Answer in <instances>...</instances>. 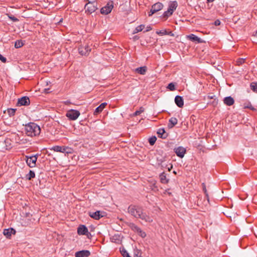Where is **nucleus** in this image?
<instances>
[{
	"label": "nucleus",
	"instance_id": "nucleus-1",
	"mask_svg": "<svg viewBox=\"0 0 257 257\" xmlns=\"http://www.w3.org/2000/svg\"><path fill=\"white\" fill-rule=\"evenodd\" d=\"M128 212L137 218L141 219L147 222H152V219L143 212L142 207L136 205H131L128 208Z\"/></svg>",
	"mask_w": 257,
	"mask_h": 257
},
{
	"label": "nucleus",
	"instance_id": "nucleus-2",
	"mask_svg": "<svg viewBox=\"0 0 257 257\" xmlns=\"http://www.w3.org/2000/svg\"><path fill=\"white\" fill-rule=\"evenodd\" d=\"M25 130L26 134L30 137L38 136L41 132L40 126L34 122H30L26 125Z\"/></svg>",
	"mask_w": 257,
	"mask_h": 257
},
{
	"label": "nucleus",
	"instance_id": "nucleus-3",
	"mask_svg": "<svg viewBox=\"0 0 257 257\" xmlns=\"http://www.w3.org/2000/svg\"><path fill=\"white\" fill-rule=\"evenodd\" d=\"M39 155V154H37L34 156L27 157V159L26 163L27 165L31 168L35 167L36 165V162Z\"/></svg>",
	"mask_w": 257,
	"mask_h": 257
},
{
	"label": "nucleus",
	"instance_id": "nucleus-4",
	"mask_svg": "<svg viewBox=\"0 0 257 257\" xmlns=\"http://www.w3.org/2000/svg\"><path fill=\"white\" fill-rule=\"evenodd\" d=\"M80 114V113L79 111L74 109H70L67 112L66 116L69 118V119L74 120L78 117Z\"/></svg>",
	"mask_w": 257,
	"mask_h": 257
},
{
	"label": "nucleus",
	"instance_id": "nucleus-5",
	"mask_svg": "<svg viewBox=\"0 0 257 257\" xmlns=\"http://www.w3.org/2000/svg\"><path fill=\"white\" fill-rule=\"evenodd\" d=\"M163 8V5L161 3L158 2L154 4L152 6L150 12L149 13V16H152L154 14L161 10Z\"/></svg>",
	"mask_w": 257,
	"mask_h": 257
},
{
	"label": "nucleus",
	"instance_id": "nucleus-6",
	"mask_svg": "<svg viewBox=\"0 0 257 257\" xmlns=\"http://www.w3.org/2000/svg\"><path fill=\"white\" fill-rule=\"evenodd\" d=\"M113 8V2H109L106 6L100 9V13L102 14L107 15L109 14Z\"/></svg>",
	"mask_w": 257,
	"mask_h": 257
},
{
	"label": "nucleus",
	"instance_id": "nucleus-7",
	"mask_svg": "<svg viewBox=\"0 0 257 257\" xmlns=\"http://www.w3.org/2000/svg\"><path fill=\"white\" fill-rule=\"evenodd\" d=\"M97 3H86L85 5L84 9L86 12H87L89 14L94 12L97 9Z\"/></svg>",
	"mask_w": 257,
	"mask_h": 257
},
{
	"label": "nucleus",
	"instance_id": "nucleus-8",
	"mask_svg": "<svg viewBox=\"0 0 257 257\" xmlns=\"http://www.w3.org/2000/svg\"><path fill=\"white\" fill-rule=\"evenodd\" d=\"M78 51L80 54L81 55H87L91 51V48L87 44L81 45L78 48Z\"/></svg>",
	"mask_w": 257,
	"mask_h": 257
},
{
	"label": "nucleus",
	"instance_id": "nucleus-9",
	"mask_svg": "<svg viewBox=\"0 0 257 257\" xmlns=\"http://www.w3.org/2000/svg\"><path fill=\"white\" fill-rule=\"evenodd\" d=\"M77 233L79 235H86L88 237L91 235L87 228L84 225H80L77 228Z\"/></svg>",
	"mask_w": 257,
	"mask_h": 257
},
{
	"label": "nucleus",
	"instance_id": "nucleus-10",
	"mask_svg": "<svg viewBox=\"0 0 257 257\" xmlns=\"http://www.w3.org/2000/svg\"><path fill=\"white\" fill-rule=\"evenodd\" d=\"M30 104L29 98L27 96H23L18 100L17 105L21 106L23 105L28 106Z\"/></svg>",
	"mask_w": 257,
	"mask_h": 257
},
{
	"label": "nucleus",
	"instance_id": "nucleus-11",
	"mask_svg": "<svg viewBox=\"0 0 257 257\" xmlns=\"http://www.w3.org/2000/svg\"><path fill=\"white\" fill-rule=\"evenodd\" d=\"M175 152L177 156L182 158L186 153V149L182 147H179L174 149Z\"/></svg>",
	"mask_w": 257,
	"mask_h": 257
},
{
	"label": "nucleus",
	"instance_id": "nucleus-12",
	"mask_svg": "<svg viewBox=\"0 0 257 257\" xmlns=\"http://www.w3.org/2000/svg\"><path fill=\"white\" fill-rule=\"evenodd\" d=\"M187 38L192 42H197L198 43H202L205 42V41L200 38L198 37L194 34H191L188 36H187Z\"/></svg>",
	"mask_w": 257,
	"mask_h": 257
},
{
	"label": "nucleus",
	"instance_id": "nucleus-13",
	"mask_svg": "<svg viewBox=\"0 0 257 257\" xmlns=\"http://www.w3.org/2000/svg\"><path fill=\"white\" fill-rule=\"evenodd\" d=\"M90 255V252L87 250H82L77 251L75 253V257H88Z\"/></svg>",
	"mask_w": 257,
	"mask_h": 257
},
{
	"label": "nucleus",
	"instance_id": "nucleus-14",
	"mask_svg": "<svg viewBox=\"0 0 257 257\" xmlns=\"http://www.w3.org/2000/svg\"><path fill=\"white\" fill-rule=\"evenodd\" d=\"M16 230L13 228L5 229L3 231V234L7 238H10L12 234H15Z\"/></svg>",
	"mask_w": 257,
	"mask_h": 257
},
{
	"label": "nucleus",
	"instance_id": "nucleus-15",
	"mask_svg": "<svg viewBox=\"0 0 257 257\" xmlns=\"http://www.w3.org/2000/svg\"><path fill=\"white\" fill-rule=\"evenodd\" d=\"M175 102L176 104L180 108H182L184 106V100L182 96L177 95L175 98Z\"/></svg>",
	"mask_w": 257,
	"mask_h": 257
},
{
	"label": "nucleus",
	"instance_id": "nucleus-16",
	"mask_svg": "<svg viewBox=\"0 0 257 257\" xmlns=\"http://www.w3.org/2000/svg\"><path fill=\"white\" fill-rule=\"evenodd\" d=\"M89 215L95 220H98L103 216L100 211H96L94 212H89Z\"/></svg>",
	"mask_w": 257,
	"mask_h": 257
},
{
	"label": "nucleus",
	"instance_id": "nucleus-17",
	"mask_svg": "<svg viewBox=\"0 0 257 257\" xmlns=\"http://www.w3.org/2000/svg\"><path fill=\"white\" fill-rule=\"evenodd\" d=\"M224 103L227 106H231L234 103V100L231 96H227L223 99Z\"/></svg>",
	"mask_w": 257,
	"mask_h": 257
},
{
	"label": "nucleus",
	"instance_id": "nucleus-18",
	"mask_svg": "<svg viewBox=\"0 0 257 257\" xmlns=\"http://www.w3.org/2000/svg\"><path fill=\"white\" fill-rule=\"evenodd\" d=\"M177 7H178L177 2L176 1H173V2L170 3L168 10H169L170 12L173 14L174 11L175 10H176Z\"/></svg>",
	"mask_w": 257,
	"mask_h": 257
},
{
	"label": "nucleus",
	"instance_id": "nucleus-19",
	"mask_svg": "<svg viewBox=\"0 0 257 257\" xmlns=\"http://www.w3.org/2000/svg\"><path fill=\"white\" fill-rule=\"evenodd\" d=\"M178 120L176 117H172L170 118L168 126L169 128H171L173 127L176 124H177Z\"/></svg>",
	"mask_w": 257,
	"mask_h": 257
},
{
	"label": "nucleus",
	"instance_id": "nucleus-20",
	"mask_svg": "<svg viewBox=\"0 0 257 257\" xmlns=\"http://www.w3.org/2000/svg\"><path fill=\"white\" fill-rule=\"evenodd\" d=\"M107 105V103L106 102H103L101 103L99 106H98L97 108H96L94 114L95 115L98 114V113H100L102 110L104 108L105 106Z\"/></svg>",
	"mask_w": 257,
	"mask_h": 257
},
{
	"label": "nucleus",
	"instance_id": "nucleus-21",
	"mask_svg": "<svg viewBox=\"0 0 257 257\" xmlns=\"http://www.w3.org/2000/svg\"><path fill=\"white\" fill-rule=\"evenodd\" d=\"M158 137L162 139H166L168 137V134L166 133L164 128H159L157 132Z\"/></svg>",
	"mask_w": 257,
	"mask_h": 257
},
{
	"label": "nucleus",
	"instance_id": "nucleus-22",
	"mask_svg": "<svg viewBox=\"0 0 257 257\" xmlns=\"http://www.w3.org/2000/svg\"><path fill=\"white\" fill-rule=\"evenodd\" d=\"M147 70V67L145 66L143 67H138L136 69L135 71L139 74L144 75L146 74Z\"/></svg>",
	"mask_w": 257,
	"mask_h": 257
},
{
	"label": "nucleus",
	"instance_id": "nucleus-23",
	"mask_svg": "<svg viewBox=\"0 0 257 257\" xmlns=\"http://www.w3.org/2000/svg\"><path fill=\"white\" fill-rule=\"evenodd\" d=\"M160 179L162 183L167 184L169 182V179H167L166 175L164 172L160 175Z\"/></svg>",
	"mask_w": 257,
	"mask_h": 257
},
{
	"label": "nucleus",
	"instance_id": "nucleus-24",
	"mask_svg": "<svg viewBox=\"0 0 257 257\" xmlns=\"http://www.w3.org/2000/svg\"><path fill=\"white\" fill-rule=\"evenodd\" d=\"M35 177V173L32 170H30L29 174H27L26 176V179H27L28 180H31L33 178H34Z\"/></svg>",
	"mask_w": 257,
	"mask_h": 257
},
{
	"label": "nucleus",
	"instance_id": "nucleus-25",
	"mask_svg": "<svg viewBox=\"0 0 257 257\" xmlns=\"http://www.w3.org/2000/svg\"><path fill=\"white\" fill-rule=\"evenodd\" d=\"M156 33L158 35H160L161 36L164 35H169L170 36H173V34H172V32L170 31V32H168L166 30H163L160 31H157Z\"/></svg>",
	"mask_w": 257,
	"mask_h": 257
},
{
	"label": "nucleus",
	"instance_id": "nucleus-26",
	"mask_svg": "<svg viewBox=\"0 0 257 257\" xmlns=\"http://www.w3.org/2000/svg\"><path fill=\"white\" fill-rule=\"evenodd\" d=\"M144 25H140L136 28L133 33L135 34L138 33V32H141L144 29Z\"/></svg>",
	"mask_w": 257,
	"mask_h": 257
},
{
	"label": "nucleus",
	"instance_id": "nucleus-27",
	"mask_svg": "<svg viewBox=\"0 0 257 257\" xmlns=\"http://www.w3.org/2000/svg\"><path fill=\"white\" fill-rule=\"evenodd\" d=\"M129 226L132 229V230H133L134 231L137 232V233L140 229V228L139 227H138V226H137L135 224H134L133 223H130Z\"/></svg>",
	"mask_w": 257,
	"mask_h": 257
},
{
	"label": "nucleus",
	"instance_id": "nucleus-28",
	"mask_svg": "<svg viewBox=\"0 0 257 257\" xmlns=\"http://www.w3.org/2000/svg\"><path fill=\"white\" fill-rule=\"evenodd\" d=\"M120 251L123 257H131L124 247L120 248Z\"/></svg>",
	"mask_w": 257,
	"mask_h": 257
},
{
	"label": "nucleus",
	"instance_id": "nucleus-29",
	"mask_svg": "<svg viewBox=\"0 0 257 257\" xmlns=\"http://www.w3.org/2000/svg\"><path fill=\"white\" fill-rule=\"evenodd\" d=\"M24 45V43L22 40H17L15 44V47L16 48L22 47Z\"/></svg>",
	"mask_w": 257,
	"mask_h": 257
},
{
	"label": "nucleus",
	"instance_id": "nucleus-30",
	"mask_svg": "<svg viewBox=\"0 0 257 257\" xmlns=\"http://www.w3.org/2000/svg\"><path fill=\"white\" fill-rule=\"evenodd\" d=\"M50 149L51 150H53L55 152L61 153L62 148H61V146H53L52 148H51Z\"/></svg>",
	"mask_w": 257,
	"mask_h": 257
},
{
	"label": "nucleus",
	"instance_id": "nucleus-31",
	"mask_svg": "<svg viewBox=\"0 0 257 257\" xmlns=\"http://www.w3.org/2000/svg\"><path fill=\"white\" fill-rule=\"evenodd\" d=\"M144 110H145L144 108V107H141L140 108V109H139V110H137V111H136L134 112V113L133 115H134V116H137V115H140L141 113L143 112L144 111Z\"/></svg>",
	"mask_w": 257,
	"mask_h": 257
},
{
	"label": "nucleus",
	"instance_id": "nucleus-32",
	"mask_svg": "<svg viewBox=\"0 0 257 257\" xmlns=\"http://www.w3.org/2000/svg\"><path fill=\"white\" fill-rule=\"evenodd\" d=\"M156 140L157 138L155 136H153L149 138V142L151 146H153L155 143Z\"/></svg>",
	"mask_w": 257,
	"mask_h": 257
},
{
	"label": "nucleus",
	"instance_id": "nucleus-33",
	"mask_svg": "<svg viewBox=\"0 0 257 257\" xmlns=\"http://www.w3.org/2000/svg\"><path fill=\"white\" fill-rule=\"evenodd\" d=\"M167 88L170 91H174L176 89L174 83H170L168 84Z\"/></svg>",
	"mask_w": 257,
	"mask_h": 257
},
{
	"label": "nucleus",
	"instance_id": "nucleus-34",
	"mask_svg": "<svg viewBox=\"0 0 257 257\" xmlns=\"http://www.w3.org/2000/svg\"><path fill=\"white\" fill-rule=\"evenodd\" d=\"M251 90L254 92H257V82H252L250 84Z\"/></svg>",
	"mask_w": 257,
	"mask_h": 257
},
{
	"label": "nucleus",
	"instance_id": "nucleus-35",
	"mask_svg": "<svg viewBox=\"0 0 257 257\" xmlns=\"http://www.w3.org/2000/svg\"><path fill=\"white\" fill-rule=\"evenodd\" d=\"M245 59L243 58H238L237 59L236 63V65L240 66L245 62Z\"/></svg>",
	"mask_w": 257,
	"mask_h": 257
},
{
	"label": "nucleus",
	"instance_id": "nucleus-36",
	"mask_svg": "<svg viewBox=\"0 0 257 257\" xmlns=\"http://www.w3.org/2000/svg\"><path fill=\"white\" fill-rule=\"evenodd\" d=\"M7 15L9 17L10 19H11L12 21H13L14 22H18L19 20L18 18H16L14 16H12L10 14H7Z\"/></svg>",
	"mask_w": 257,
	"mask_h": 257
},
{
	"label": "nucleus",
	"instance_id": "nucleus-37",
	"mask_svg": "<svg viewBox=\"0 0 257 257\" xmlns=\"http://www.w3.org/2000/svg\"><path fill=\"white\" fill-rule=\"evenodd\" d=\"M172 15V13L170 12L169 10H167V11H165L163 14V18H167L168 17L171 16Z\"/></svg>",
	"mask_w": 257,
	"mask_h": 257
},
{
	"label": "nucleus",
	"instance_id": "nucleus-38",
	"mask_svg": "<svg viewBox=\"0 0 257 257\" xmlns=\"http://www.w3.org/2000/svg\"><path fill=\"white\" fill-rule=\"evenodd\" d=\"M138 233L143 238H144L146 236V233L144 231H142L141 228L140 229L139 231H138Z\"/></svg>",
	"mask_w": 257,
	"mask_h": 257
},
{
	"label": "nucleus",
	"instance_id": "nucleus-39",
	"mask_svg": "<svg viewBox=\"0 0 257 257\" xmlns=\"http://www.w3.org/2000/svg\"><path fill=\"white\" fill-rule=\"evenodd\" d=\"M245 108H249L252 110L255 111L256 109L254 108L250 103L248 104L247 105L244 106Z\"/></svg>",
	"mask_w": 257,
	"mask_h": 257
},
{
	"label": "nucleus",
	"instance_id": "nucleus-40",
	"mask_svg": "<svg viewBox=\"0 0 257 257\" xmlns=\"http://www.w3.org/2000/svg\"><path fill=\"white\" fill-rule=\"evenodd\" d=\"M202 185H203V191H204V193H205V195H206V198H207V199L208 201H209L208 195V194L207 193V190H206V189L205 185L204 183H203V184H202Z\"/></svg>",
	"mask_w": 257,
	"mask_h": 257
},
{
	"label": "nucleus",
	"instance_id": "nucleus-41",
	"mask_svg": "<svg viewBox=\"0 0 257 257\" xmlns=\"http://www.w3.org/2000/svg\"><path fill=\"white\" fill-rule=\"evenodd\" d=\"M218 102V100L216 98H214V100L212 102L211 104L213 106H216L217 105Z\"/></svg>",
	"mask_w": 257,
	"mask_h": 257
},
{
	"label": "nucleus",
	"instance_id": "nucleus-42",
	"mask_svg": "<svg viewBox=\"0 0 257 257\" xmlns=\"http://www.w3.org/2000/svg\"><path fill=\"white\" fill-rule=\"evenodd\" d=\"M73 153V149L71 148L67 147V149H66V154H72Z\"/></svg>",
	"mask_w": 257,
	"mask_h": 257
},
{
	"label": "nucleus",
	"instance_id": "nucleus-43",
	"mask_svg": "<svg viewBox=\"0 0 257 257\" xmlns=\"http://www.w3.org/2000/svg\"><path fill=\"white\" fill-rule=\"evenodd\" d=\"M208 98L210 99H214V98H216L215 95H213L212 94H209L208 95Z\"/></svg>",
	"mask_w": 257,
	"mask_h": 257
},
{
	"label": "nucleus",
	"instance_id": "nucleus-44",
	"mask_svg": "<svg viewBox=\"0 0 257 257\" xmlns=\"http://www.w3.org/2000/svg\"><path fill=\"white\" fill-rule=\"evenodd\" d=\"M62 150L61 153H65L66 152V149H67V147L66 146H61Z\"/></svg>",
	"mask_w": 257,
	"mask_h": 257
},
{
	"label": "nucleus",
	"instance_id": "nucleus-45",
	"mask_svg": "<svg viewBox=\"0 0 257 257\" xmlns=\"http://www.w3.org/2000/svg\"><path fill=\"white\" fill-rule=\"evenodd\" d=\"M0 60L4 63H6L7 61V59L3 57L1 54H0Z\"/></svg>",
	"mask_w": 257,
	"mask_h": 257
},
{
	"label": "nucleus",
	"instance_id": "nucleus-46",
	"mask_svg": "<svg viewBox=\"0 0 257 257\" xmlns=\"http://www.w3.org/2000/svg\"><path fill=\"white\" fill-rule=\"evenodd\" d=\"M8 111L10 115H14L15 113V109H10V110H8Z\"/></svg>",
	"mask_w": 257,
	"mask_h": 257
},
{
	"label": "nucleus",
	"instance_id": "nucleus-47",
	"mask_svg": "<svg viewBox=\"0 0 257 257\" xmlns=\"http://www.w3.org/2000/svg\"><path fill=\"white\" fill-rule=\"evenodd\" d=\"M214 24L217 26H219L220 25V21L219 20H216L215 21L214 23Z\"/></svg>",
	"mask_w": 257,
	"mask_h": 257
},
{
	"label": "nucleus",
	"instance_id": "nucleus-48",
	"mask_svg": "<svg viewBox=\"0 0 257 257\" xmlns=\"http://www.w3.org/2000/svg\"><path fill=\"white\" fill-rule=\"evenodd\" d=\"M87 1V3H97L96 0H84Z\"/></svg>",
	"mask_w": 257,
	"mask_h": 257
},
{
	"label": "nucleus",
	"instance_id": "nucleus-49",
	"mask_svg": "<svg viewBox=\"0 0 257 257\" xmlns=\"http://www.w3.org/2000/svg\"><path fill=\"white\" fill-rule=\"evenodd\" d=\"M152 29V28L150 26H148L147 27V29L145 32H148L151 31Z\"/></svg>",
	"mask_w": 257,
	"mask_h": 257
},
{
	"label": "nucleus",
	"instance_id": "nucleus-50",
	"mask_svg": "<svg viewBox=\"0 0 257 257\" xmlns=\"http://www.w3.org/2000/svg\"><path fill=\"white\" fill-rule=\"evenodd\" d=\"M173 168V166L172 165L170 164V167H169L168 169V170L170 171L172 168Z\"/></svg>",
	"mask_w": 257,
	"mask_h": 257
},
{
	"label": "nucleus",
	"instance_id": "nucleus-51",
	"mask_svg": "<svg viewBox=\"0 0 257 257\" xmlns=\"http://www.w3.org/2000/svg\"><path fill=\"white\" fill-rule=\"evenodd\" d=\"M208 2H213L214 0H207Z\"/></svg>",
	"mask_w": 257,
	"mask_h": 257
},
{
	"label": "nucleus",
	"instance_id": "nucleus-52",
	"mask_svg": "<svg viewBox=\"0 0 257 257\" xmlns=\"http://www.w3.org/2000/svg\"><path fill=\"white\" fill-rule=\"evenodd\" d=\"M255 35L257 36V31L255 32Z\"/></svg>",
	"mask_w": 257,
	"mask_h": 257
},
{
	"label": "nucleus",
	"instance_id": "nucleus-53",
	"mask_svg": "<svg viewBox=\"0 0 257 257\" xmlns=\"http://www.w3.org/2000/svg\"><path fill=\"white\" fill-rule=\"evenodd\" d=\"M173 173H174V174H176V171H175L173 172Z\"/></svg>",
	"mask_w": 257,
	"mask_h": 257
},
{
	"label": "nucleus",
	"instance_id": "nucleus-54",
	"mask_svg": "<svg viewBox=\"0 0 257 257\" xmlns=\"http://www.w3.org/2000/svg\"><path fill=\"white\" fill-rule=\"evenodd\" d=\"M9 141V140H6L5 142H6L7 141Z\"/></svg>",
	"mask_w": 257,
	"mask_h": 257
}]
</instances>
